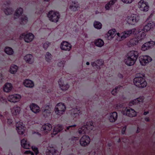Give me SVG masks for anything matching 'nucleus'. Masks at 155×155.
Segmentation results:
<instances>
[{"mask_svg":"<svg viewBox=\"0 0 155 155\" xmlns=\"http://www.w3.org/2000/svg\"><path fill=\"white\" fill-rule=\"evenodd\" d=\"M138 55L137 51L132 50L129 51L124 58V63L128 66L133 65L137 60Z\"/></svg>","mask_w":155,"mask_h":155,"instance_id":"nucleus-1","label":"nucleus"},{"mask_svg":"<svg viewBox=\"0 0 155 155\" xmlns=\"http://www.w3.org/2000/svg\"><path fill=\"white\" fill-rule=\"evenodd\" d=\"M142 74L138 73L136 74L134 78L133 82L134 85L139 88H143L146 87L147 84L145 79L142 77Z\"/></svg>","mask_w":155,"mask_h":155,"instance_id":"nucleus-2","label":"nucleus"},{"mask_svg":"<svg viewBox=\"0 0 155 155\" xmlns=\"http://www.w3.org/2000/svg\"><path fill=\"white\" fill-rule=\"evenodd\" d=\"M92 122H89L86 123V125L83 126L78 130V133L80 134H88L94 128Z\"/></svg>","mask_w":155,"mask_h":155,"instance_id":"nucleus-3","label":"nucleus"},{"mask_svg":"<svg viewBox=\"0 0 155 155\" xmlns=\"http://www.w3.org/2000/svg\"><path fill=\"white\" fill-rule=\"evenodd\" d=\"M140 16L136 14H132L127 16L125 20L129 25H135L140 20Z\"/></svg>","mask_w":155,"mask_h":155,"instance_id":"nucleus-4","label":"nucleus"},{"mask_svg":"<svg viewBox=\"0 0 155 155\" xmlns=\"http://www.w3.org/2000/svg\"><path fill=\"white\" fill-rule=\"evenodd\" d=\"M23 12V10L22 8H19L18 9L15 13L14 18L15 19H16L21 16L20 23L21 25H24L27 23L28 21V18L24 15H22Z\"/></svg>","mask_w":155,"mask_h":155,"instance_id":"nucleus-5","label":"nucleus"},{"mask_svg":"<svg viewBox=\"0 0 155 155\" xmlns=\"http://www.w3.org/2000/svg\"><path fill=\"white\" fill-rule=\"evenodd\" d=\"M48 17L51 21L56 22L58 21L60 15L58 12L51 11L48 12Z\"/></svg>","mask_w":155,"mask_h":155,"instance_id":"nucleus-6","label":"nucleus"},{"mask_svg":"<svg viewBox=\"0 0 155 155\" xmlns=\"http://www.w3.org/2000/svg\"><path fill=\"white\" fill-rule=\"evenodd\" d=\"M130 35L129 30L125 31L121 34L118 32L116 33V40L118 41H122L129 37Z\"/></svg>","mask_w":155,"mask_h":155,"instance_id":"nucleus-7","label":"nucleus"},{"mask_svg":"<svg viewBox=\"0 0 155 155\" xmlns=\"http://www.w3.org/2000/svg\"><path fill=\"white\" fill-rule=\"evenodd\" d=\"M152 58L148 55H141L139 57L140 63L142 66L147 65L152 61Z\"/></svg>","mask_w":155,"mask_h":155,"instance_id":"nucleus-8","label":"nucleus"},{"mask_svg":"<svg viewBox=\"0 0 155 155\" xmlns=\"http://www.w3.org/2000/svg\"><path fill=\"white\" fill-rule=\"evenodd\" d=\"M138 7L140 11L143 12H147L149 10L148 3L143 0H140L137 4Z\"/></svg>","mask_w":155,"mask_h":155,"instance_id":"nucleus-9","label":"nucleus"},{"mask_svg":"<svg viewBox=\"0 0 155 155\" xmlns=\"http://www.w3.org/2000/svg\"><path fill=\"white\" fill-rule=\"evenodd\" d=\"M66 109V107L64 104L59 103L56 106L55 111L57 115L60 116L63 114Z\"/></svg>","mask_w":155,"mask_h":155,"instance_id":"nucleus-10","label":"nucleus"},{"mask_svg":"<svg viewBox=\"0 0 155 155\" xmlns=\"http://www.w3.org/2000/svg\"><path fill=\"white\" fill-rule=\"evenodd\" d=\"M43 115L45 117L50 116L52 111V107L51 106L45 105L43 107Z\"/></svg>","mask_w":155,"mask_h":155,"instance_id":"nucleus-11","label":"nucleus"},{"mask_svg":"<svg viewBox=\"0 0 155 155\" xmlns=\"http://www.w3.org/2000/svg\"><path fill=\"white\" fill-rule=\"evenodd\" d=\"M21 98L20 95L18 94H14L9 95L8 97V101L13 103H16L19 101Z\"/></svg>","mask_w":155,"mask_h":155,"instance_id":"nucleus-12","label":"nucleus"},{"mask_svg":"<svg viewBox=\"0 0 155 155\" xmlns=\"http://www.w3.org/2000/svg\"><path fill=\"white\" fill-rule=\"evenodd\" d=\"M155 45V42L152 41L145 43L141 46V49L143 51H145L152 48Z\"/></svg>","mask_w":155,"mask_h":155,"instance_id":"nucleus-13","label":"nucleus"},{"mask_svg":"<svg viewBox=\"0 0 155 155\" xmlns=\"http://www.w3.org/2000/svg\"><path fill=\"white\" fill-rule=\"evenodd\" d=\"M90 138L87 135L82 136L80 140V143L82 146L85 147L89 144L90 142Z\"/></svg>","mask_w":155,"mask_h":155,"instance_id":"nucleus-14","label":"nucleus"},{"mask_svg":"<svg viewBox=\"0 0 155 155\" xmlns=\"http://www.w3.org/2000/svg\"><path fill=\"white\" fill-rule=\"evenodd\" d=\"M123 114L130 117H134L136 116L137 113L132 108H126L123 111Z\"/></svg>","mask_w":155,"mask_h":155,"instance_id":"nucleus-15","label":"nucleus"},{"mask_svg":"<svg viewBox=\"0 0 155 155\" xmlns=\"http://www.w3.org/2000/svg\"><path fill=\"white\" fill-rule=\"evenodd\" d=\"M16 130L19 134H23L25 130V127L22 123L19 122L16 124Z\"/></svg>","mask_w":155,"mask_h":155,"instance_id":"nucleus-16","label":"nucleus"},{"mask_svg":"<svg viewBox=\"0 0 155 155\" xmlns=\"http://www.w3.org/2000/svg\"><path fill=\"white\" fill-rule=\"evenodd\" d=\"M34 38V35L31 33H28L25 35V34H22L20 36V38H23L26 42L28 43L31 41Z\"/></svg>","mask_w":155,"mask_h":155,"instance_id":"nucleus-17","label":"nucleus"},{"mask_svg":"<svg viewBox=\"0 0 155 155\" xmlns=\"http://www.w3.org/2000/svg\"><path fill=\"white\" fill-rule=\"evenodd\" d=\"M155 23L152 21H150L143 27V30L145 32H148L152 30L155 27Z\"/></svg>","mask_w":155,"mask_h":155,"instance_id":"nucleus-18","label":"nucleus"},{"mask_svg":"<svg viewBox=\"0 0 155 155\" xmlns=\"http://www.w3.org/2000/svg\"><path fill=\"white\" fill-rule=\"evenodd\" d=\"M71 45L66 41H63L61 44V49L64 50L70 51L71 48Z\"/></svg>","mask_w":155,"mask_h":155,"instance_id":"nucleus-19","label":"nucleus"},{"mask_svg":"<svg viewBox=\"0 0 155 155\" xmlns=\"http://www.w3.org/2000/svg\"><path fill=\"white\" fill-rule=\"evenodd\" d=\"M31 110L35 114H37L40 111L39 107L36 104L32 103L29 106Z\"/></svg>","mask_w":155,"mask_h":155,"instance_id":"nucleus-20","label":"nucleus"},{"mask_svg":"<svg viewBox=\"0 0 155 155\" xmlns=\"http://www.w3.org/2000/svg\"><path fill=\"white\" fill-rule=\"evenodd\" d=\"M143 100L144 98L143 97H140L131 101L129 103V105L131 106L134 104H140L143 102Z\"/></svg>","mask_w":155,"mask_h":155,"instance_id":"nucleus-21","label":"nucleus"},{"mask_svg":"<svg viewBox=\"0 0 155 155\" xmlns=\"http://www.w3.org/2000/svg\"><path fill=\"white\" fill-rule=\"evenodd\" d=\"M52 128V125L48 123L45 124L42 126L41 130L45 133H47L51 130Z\"/></svg>","mask_w":155,"mask_h":155,"instance_id":"nucleus-22","label":"nucleus"},{"mask_svg":"<svg viewBox=\"0 0 155 155\" xmlns=\"http://www.w3.org/2000/svg\"><path fill=\"white\" fill-rule=\"evenodd\" d=\"M13 88L12 84L9 83H6L3 87V91L6 93H8L11 91Z\"/></svg>","mask_w":155,"mask_h":155,"instance_id":"nucleus-23","label":"nucleus"},{"mask_svg":"<svg viewBox=\"0 0 155 155\" xmlns=\"http://www.w3.org/2000/svg\"><path fill=\"white\" fill-rule=\"evenodd\" d=\"M21 111V108L17 106H15L11 109V111L13 115H16L19 114Z\"/></svg>","mask_w":155,"mask_h":155,"instance_id":"nucleus-24","label":"nucleus"},{"mask_svg":"<svg viewBox=\"0 0 155 155\" xmlns=\"http://www.w3.org/2000/svg\"><path fill=\"white\" fill-rule=\"evenodd\" d=\"M62 129L63 127L62 126L60 125H56L54 128L53 133L51 134V136L52 137H53L54 135H55L58 133L60 132Z\"/></svg>","mask_w":155,"mask_h":155,"instance_id":"nucleus-25","label":"nucleus"},{"mask_svg":"<svg viewBox=\"0 0 155 155\" xmlns=\"http://www.w3.org/2000/svg\"><path fill=\"white\" fill-rule=\"evenodd\" d=\"M117 0H110L105 5V9L107 10L111 9L113 6L117 2Z\"/></svg>","mask_w":155,"mask_h":155,"instance_id":"nucleus-26","label":"nucleus"},{"mask_svg":"<svg viewBox=\"0 0 155 155\" xmlns=\"http://www.w3.org/2000/svg\"><path fill=\"white\" fill-rule=\"evenodd\" d=\"M116 31V30L114 29L110 30L108 31L107 34V38L108 40H110L112 39L115 36V38H116V34H115V32Z\"/></svg>","mask_w":155,"mask_h":155,"instance_id":"nucleus-27","label":"nucleus"},{"mask_svg":"<svg viewBox=\"0 0 155 155\" xmlns=\"http://www.w3.org/2000/svg\"><path fill=\"white\" fill-rule=\"evenodd\" d=\"M23 84L25 87L29 88H32L34 85V82L32 81L27 79L24 80Z\"/></svg>","mask_w":155,"mask_h":155,"instance_id":"nucleus-28","label":"nucleus"},{"mask_svg":"<svg viewBox=\"0 0 155 155\" xmlns=\"http://www.w3.org/2000/svg\"><path fill=\"white\" fill-rule=\"evenodd\" d=\"M117 113L116 112H114L110 114L108 119L110 122H114L117 120Z\"/></svg>","mask_w":155,"mask_h":155,"instance_id":"nucleus-29","label":"nucleus"},{"mask_svg":"<svg viewBox=\"0 0 155 155\" xmlns=\"http://www.w3.org/2000/svg\"><path fill=\"white\" fill-rule=\"evenodd\" d=\"M79 5L77 2H72L71 3L69 8L71 11H76L78 10V9L79 8Z\"/></svg>","mask_w":155,"mask_h":155,"instance_id":"nucleus-30","label":"nucleus"},{"mask_svg":"<svg viewBox=\"0 0 155 155\" xmlns=\"http://www.w3.org/2000/svg\"><path fill=\"white\" fill-rule=\"evenodd\" d=\"M139 42L138 39L137 38H134L131 39L127 43V45L129 47L134 46L138 44Z\"/></svg>","mask_w":155,"mask_h":155,"instance_id":"nucleus-31","label":"nucleus"},{"mask_svg":"<svg viewBox=\"0 0 155 155\" xmlns=\"http://www.w3.org/2000/svg\"><path fill=\"white\" fill-rule=\"evenodd\" d=\"M58 82L60 88L63 91L66 90L69 87V85L68 84L65 85L63 84L64 81L61 79L59 80Z\"/></svg>","mask_w":155,"mask_h":155,"instance_id":"nucleus-32","label":"nucleus"},{"mask_svg":"<svg viewBox=\"0 0 155 155\" xmlns=\"http://www.w3.org/2000/svg\"><path fill=\"white\" fill-rule=\"evenodd\" d=\"M71 115L74 117H78L79 114H80L81 111L78 108H73L70 110Z\"/></svg>","mask_w":155,"mask_h":155,"instance_id":"nucleus-33","label":"nucleus"},{"mask_svg":"<svg viewBox=\"0 0 155 155\" xmlns=\"http://www.w3.org/2000/svg\"><path fill=\"white\" fill-rule=\"evenodd\" d=\"M104 61L102 60H97L95 62H92L91 65L93 67H97V68H100V66L102 65Z\"/></svg>","mask_w":155,"mask_h":155,"instance_id":"nucleus-34","label":"nucleus"},{"mask_svg":"<svg viewBox=\"0 0 155 155\" xmlns=\"http://www.w3.org/2000/svg\"><path fill=\"white\" fill-rule=\"evenodd\" d=\"M21 146L26 149H29L31 147L29 144L27 143L26 140L25 139L21 140Z\"/></svg>","mask_w":155,"mask_h":155,"instance_id":"nucleus-35","label":"nucleus"},{"mask_svg":"<svg viewBox=\"0 0 155 155\" xmlns=\"http://www.w3.org/2000/svg\"><path fill=\"white\" fill-rule=\"evenodd\" d=\"M24 60L27 62L31 63L33 62V56L30 54H28L24 57Z\"/></svg>","mask_w":155,"mask_h":155,"instance_id":"nucleus-36","label":"nucleus"},{"mask_svg":"<svg viewBox=\"0 0 155 155\" xmlns=\"http://www.w3.org/2000/svg\"><path fill=\"white\" fill-rule=\"evenodd\" d=\"M95 45L98 47H101L104 45V42L103 40L100 39L96 40L94 42Z\"/></svg>","mask_w":155,"mask_h":155,"instance_id":"nucleus-37","label":"nucleus"},{"mask_svg":"<svg viewBox=\"0 0 155 155\" xmlns=\"http://www.w3.org/2000/svg\"><path fill=\"white\" fill-rule=\"evenodd\" d=\"M18 68V67L16 65H13L10 67V71L12 74H15L17 72Z\"/></svg>","mask_w":155,"mask_h":155,"instance_id":"nucleus-38","label":"nucleus"},{"mask_svg":"<svg viewBox=\"0 0 155 155\" xmlns=\"http://www.w3.org/2000/svg\"><path fill=\"white\" fill-rule=\"evenodd\" d=\"M130 34H133L134 35H136L141 32L140 30H138L135 28L129 29Z\"/></svg>","mask_w":155,"mask_h":155,"instance_id":"nucleus-39","label":"nucleus"},{"mask_svg":"<svg viewBox=\"0 0 155 155\" xmlns=\"http://www.w3.org/2000/svg\"><path fill=\"white\" fill-rule=\"evenodd\" d=\"M5 51V52L8 55L12 54L14 52L12 49L10 47L6 48Z\"/></svg>","mask_w":155,"mask_h":155,"instance_id":"nucleus-40","label":"nucleus"},{"mask_svg":"<svg viewBox=\"0 0 155 155\" xmlns=\"http://www.w3.org/2000/svg\"><path fill=\"white\" fill-rule=\"evenodd\" d=\"M94 27L97 29H100L101 28V24L98 21H95L94 23Z\"/></svg>","mask_w":155,"mask_h":155,"instance_id":"nucleus-41","label":"nucleus"},{"mask_svg":"<svg viewBox=\"0 0 155 155\" xmlns=\"http://www.w3.org/2000/svg\"><path fill=\"white\" fill-rule=\"evenodd\" d=\"M51 54L50 53L48 52L46 53L45 56V59L46 61L48 62H50L51 59Z\"/></svg>","mask_w":155,"mask_h":155,"instance_id":"nucleus-42","label":"nucleus"},{"mask_svg":"<svg viewBox=\"0 0 155 155\" xmlns=\"http://www.w3.org/2000/svg\"><path fill=\"white\" fill-rule=\"evenodd\" d=\"M4 11L5 14L6 15H10L12 12V10L11 8H6L5 9Z\"/></svg>","mask_w":155,"mask_h":155,"instance_id":"nucleus-43","label":"nucleus"},{"mask_svg":"<svg viewBox=\"0 0 155 155\" xmlns=\"http://www.w3.org/2000/svg\"><path fill=\"white\" fill-rule=\"evenodd\" d=\"M120 87H116L115 89H114L111 91L112 94L113 95H115L116 94L117 91H118V89H120Z\"/></svg>","mask_w":155,"mask_h":155,"instance_id":"nucleus-44","label":"nucleus"},{"mask_svg":"<svg viewBox=\"0 0 155 155\" xmlns=\"http://www.w3.org/2000/svg\"><path fill=\"white\" fill-rule=\"evenodd\" d=\"M135 0H121L122 2L125 4H130L131 3Z\"/></svg>","mask_w":155,"mask_h":155,"instance_id":"nucleus-45","label":"nucleus"},{"mask_svg":"<svg viewBox=\"0 0 155 155\" xmlns=\"http://www.w3.org/2000/svg\"><path fill=\"white\" fill-rule=\"evenodd\" d=\"M31 148L34 151L36 155L38 153V148L35 146H32Z\"/></svg>","mask_w":155,"mask_h":155,"instance_id":"nucleus-46","label":"nucleus"},{"mask_svg":"<svg viewBox=\"0 0 155 155\" xmlns=\"http://www.w3.org/2000/svg\"><path fill=\"white\" fill-rule=\"evenodd\" d=\"M50 153H51L52 155H54V153H56V151L54 149L52 148L50 150H49ZM47 155H50V154H48V153H47Z\"/></svg>","mask_w":155,"mask_h":155,"instance_id":"nucleus-47","label":"nucleus"},{"mask_svg":"<svg viewBox=\"0 0 155 155\" xmlns=\"http://www.w3.org/2000/svg\"><path fill=\"white\" fill-rule=\"evenodd\" d=\"M50 43L48 42H46L43 45V47L44 49H46L48 47Z\"/></svg>","mask_w":155,"mask_h":155,"instance_id":"nucleus-48","label":"nucleus"},{"mask_svg":"<svg viewBox=\"0 0 155 155\" xmlns=\"http://www.w3.org/2000/svg\"><path fill=\"white\" fill-rule=\"evenodd\" d=\"M146 34L144 32H143L142 33L140 37V40L141 41H142L143 40L146 38Z\"/></svg>","mask_w":155,"mask_h":155,"instance_id":"nucleus-49","label":"nucleus"},{"mask_svg":"<svg viewBox=\"0 0 155 155\" xmlns=\"http://www.w3.org/2000/svg\"><path fill=\"white\" fill-rule=\"evenodd\" d=\"M65 62L64 61H61L58 63V65L59 67H63Z\"/></svg>","mask_w":155,"mask_h":155,"instance_id":"nucleus-50","label":"nucleus"},{"mask_svg":"<svg viewBox=\"0 0 155 155\" xmlns=\"http://www.w3.org/2000/svg\"><path fill=\"white\" fill-rule=\"evenodd\" d=\"M24 153L25 154H30L31 155H34L33 152L29 150H26L25 151Z\"/></svg>","mask_w":155,"mask_h":155,"instance_id":"nucleus-51","label":"nucleus"},{"mask_svg":"<svg viewBox=\"0 0 155 155\" xmlns=\"http://www.w3.org/2000/svg\"><path fill=\"white\" fill-rule=\"evenodd\" d=\"M6 101V99L4 97L0 96V101L2 103H4Z\"/></svg>","mask_w":155,"mask_h":155,"instance_id":"nucleus-52","label":"nucleus"},{"mask_svg":"<svg viewBox=\"0 0 155 155\" xmlns=\"http://www.w3.org/2000/svg\"><path fill=\"white\" fill-rule=\"evenodd\" d=\"M126 126H124L122 130V131H121V133H122V134H124V133L125 131V130H126Z\"/></svg>","mask_w":155,"mask_h":155,"instance_id":"nucleus-53","label":"nucleus"},{"mask_svg":"<svg viewBox=\"0 0 155 155\" xmlns=\"http://www.w3.org/2000/svg\"><path fill=\"white\" fill-rule=\"evenodd\" d=\"M3 76L2 74L0 73V83H2V79H3Z\"/></svg>","mask_w":155,"mask_h":155,"instance_id":"nucleus-54","label":"nucleus"},{"mask_svg":"<svg viewBox=\"0 0 155 155\" xmlns=\"http://www.w3.org/2000/svg\"><path fill=\"white\" fill-rule=\"evenodd\" d=\"M78 137H73L71 138V140H78Z\"/></svg>","mask_w":155,"mask_h":155,"instance_id":"nucleus-55","label":"nucleus"},{"mask_svg":"<svg viewBox=\"0 0 155 155\" xmlns=\"http://www.w3.org/2000/svg\"><path fill=\"white\" fill-rule=\"evenodd\" d=\"M12 122V120L11 119H8V124H10Z\"/></svg>","mask_w":155,"mask_h":155,"instance_id":"nucleus-56","label":"nucleus"},{"mask_svg":"<svg viewBox=\"0 0 155 155\" xmlns=\"http://www.w3.org/2000/svg\"><path fill=\"white\" fill-rule=\"evenodd\" d=\"M76 126V124H74V125L70 126H68V127H67V129L68 130L69 129V128L71 127H75Z\"/></svg>","mask_w":155,"mask_h":155,"instance_id":"nucleus-57","label":"nucleus"},{"mask_svg":"<svg viewBox=\"0 0 155 155\" xmlns=\"http://www.w3.org/2000/svg\"><path fill=\"white\" fill-rule=\"evenodd\" d=\"M118 76L119 78H123L122 75L121 74H118Z\"/></svg>","mask_w":155,"mask_h":155,"instance_id":"nucleus-58","label":"nucleus"},{"mask_svg":"<svg viewBox=\"0 0 155 155\" xmlns=\"http://www.w3.org/2000/svg\"><path fill=\"white\" fill-rule=\"evenodd\" d=\"M152 14H151L150 16L148 18H147V20H149L150 18L151 17H152Z\"/></svg>","mask_w":155,"mask_h":155,"instance_id":"nucleus-59","label":"nucleus"},{"mask_svg":"<svg viewBox=\"0 0 155 155\" xmlns=\"http://www.w3.org/2000/svg\"><path fill=\"white\" fill-rule=\"evenodd\" d=\"M148 113H149L148 112H145L143 114L144 115H146Z\"/></svg>","mask_w":155,"mask_h":155,"instance_id":"nucleus-60","label":"nucleus"},{"mask_svg":"<svg viewBox=\"0 0 155 155\" xmlns=\"http://www.w3.org/2000/svg\"><path fill=\"white\" fill-rule=\"evenodd\" d=\"M145 120L146 121H149V119L148 118H145Z\"/></svg>","mask_w":155,"mask_h":155,"instance_id":"nucleus-61","label":"nucleus"},{"mask_svg":"<svg viewBox=\"0 0 155 155\" xmlns=\"http://www.w3.org/2000/svg\"><path fill=\"white\" fill-rule=\"evenodd\" d=\"M86 64L87 65H89L90 63L88 62H87L86 63Z\"/></svg>","mask_w":155,"mask_h":155,"instance_id":"nucleus-62","label":"nucleus"},{"mask_svg":"<svg viewBox=\"0 0 155 155\" xmlns=\"http://www.w3.org/2000/svg\"><path fill=\"white\" fill-rule=\"evenodd\" d=\"M45 1H49V0H44Z\"/></svg>","mask_w":155,"mask_h":155,"instance_id":"nucleus-63","label":"nucleus"},{"mask_svg":"<svg viewBox=\"0 0 155 155\" xmlns=\"http://www.w3.org/2000/svg\"><path fill=\"white\" fill-rule=\"evenodd\" d=\"M2 117V115L0 114V118H1V117Z\"/></svg>","mask_w":155,"mask_h":155,"instance_id":"nucleus-64","label":"nucleus"}]
</instances>
